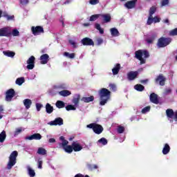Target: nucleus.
Segmentation results:
<instances>
[{"mask_svg":"<svg viewBox=\"0 0 177 177\" xmlns=\"http://www.w3.org/2000/svg\"><path fill=\"white\" fill-rule=\"evenodd\" d=\"M99 95L100 99V106H104L107 103L108 100L110 99L111 92H110L109 89L103 88L100 90Z\"/></svg>","mask_w":177,"mask_h":177,"instance_id":"nucleus-1","label":"nucleus"},{"mask_svg":"<svg viewBox=\"0 0 177 177\" xmlns=\"http://www.w3.org/2000/svg\"><path fill=\"white\" fill-rule=\"evenodd\" d=\"M135 57L140 60V64L146 63V59L149 57V52L145 50H138L135 53Z\"/></svg>","mask_w":177,"mask_h":177,"instance_id":"nucleus-2","label":"nucleus"},{"mask_svg":"<svg viewBox=\"0 0 177 177\" xmlns=\"http://www.w3.org/2000/svg\"><path fill=\"white\" fill-rule=\"evenodd\" d=\"M17 156H19L17 151H14L11 153L7 165V169H12L14 165H16V158H17Z\"/></svg>","mask_w":177,"mask_h":177,"instance_id":"nucleus-3","label":"nucleus"},{"mask_svg":"<svg viewBox=\"0 0 177 177\" xmlns=\"http://www.w3.org/2000/svg\"><path fill=\"white\" fill-rule=\"evenodd\" d=\"M87 128H90L93 129V132L95 133H97V135H100L103 132V127L102 125L96 124V123H91L90 124H88Z\"/></svg>","mask_w":177,"mask_h":177,"instance_id":"nucleus-4","label":"nucleus"},{"mask_svg":"<svg viewBox=\"0 0 177 177\" xmlns=\"http://www.w3.org/2000/svg\"><path fill=\"white\" fill-rule=\"evenodd\" d=\"M171 38L161 37L158 41V48H165V46L171 44Z\"/></svg>","mask_w":177,"mask_h":177,"instance_id":"nucleus-5","label":"nucleus"},{"mask_svg":"<svg viewBox=\"0 0 177 177\" xmlns=\"http://www.w3.org/2000/svg\"><path fill=\"white\" fill-rule=\"evenodd\" d=\"M12 34L10 27H5L0 29V37H9Z\"/></svg>","mask_w":177,"mask_h":177,"instance_id":"nucleus-6","label":"nucleus"},{"mask_svg":"<svg viewBox=\"0 0 177 177\" xmlns=\"http://www.w3.org/2000/svg\"><path fill=\"white\" fill-rule=\"evenodd\" d=\"M31 30L33 35H40V34H44V28L41 26H32Z\"/></svg>","mask_w":177,"mask_h":177,"instance_id":"nucleus-7","label":"nucleus"},{"mask_svg":"<svg viewBox=\"0 0 177 177\" xmlns=\"http://www.w3.org/2000/svg\"><path fill=\"white\" fill-rule=\"evenodd\" d=\"M48 125L51 127L59 125L60 127L63 125V119L62 118H57L53 121L48 122Z\"/></svg>","mask_w":177,"mask_h":177,"instance_id":"nucleus-8","label":"nucleus"},{"mask_svg":"<svg viewBox=\"0 0 177 177\" xmlns=\"http://www.w3.org/2000/svg\"><path fill=\"white\" fill-rule=\"evenodd\" d=\"M34 62H35V57L34 56H31L28 60H27V66L26 68L28 70H32L35 67Z\"/></svg>","mask_w":177,"mask_h":177,"instance_id":"nucleus-9","label":"nucleus"},{"mask_svg":"<svg viewBox=\"0 0 177 177\" xmlns=\"http://www.w3.org/2000/svg\"><path fill=\"white\" fill-rule=\"evenodd\" d=\"M15 97V90L13 88H10L6 92V102H11L12 99Z\"/></svg>","mask_w":177,"mask_h":177,"instance_id":"nucleus-10","label":"nucleus"},{"mask_svg":"<svg viewBox=\"0 0 177 177\" xmlns=\"http://www.w3.org/2000/svg\"><path fill=\"white\" fill-rule=\"evenodd\" d=\"M42 136L39 133H35L30 136L26 137V140H41Z\"/></svg>","mask_w":177,"mask_h":177,"instance_id":"nucleus-11","label":"nucleus"},{"mask_svg":"<svg viewBox=\"0 0 177 177\" xmlns=\"http://www.w3.org/2000/svg\"><path fill=\"white\" fill-rule=\"evenodd\" d=\"M136 2H138V0H131V1H127L124 4V6L127 9H133V8H135V6L136 5Z\"/></svg>","mask_w":177,"mask_h":177,"instance_id":"nucleus-12","label":"nucleus"},{"mask_svg":"<svg viewBox=\"0 0 177 177\" xmlns=\"http://www.w3.org/2000/svg\"><path fill=\"white\" fill-rule=\"evenodd\" d=\"M82 44L84 46H93L94 43H93V40H92L91 39H89L88 37H85L82 40Z\"/></svg>","mask_w":177,"mask_h":177,"instance_id":"nucleus-13","label":"nucleus"},{"mask_svg":"<svg viewBox=\"0 0 177 177\" xmlns=\"http://www.w3.org/2000/svg\"><path fill=\"white\" fill-rule=\"evenodd\" d=\"M138 71H131L127 74V78L130 81H133L136 77H138Z\"/></svg>","mask_w":177,"mask_h":177,"instance_id":"nucleus-14","label":"nucleus"},{"mask_svg":"<svg viewBox=\"0 0 177 177\" xmlns=\"http://www.w3.org/2000/svg\"><path fill=\"white\" fill-rule=\"evenodd\" d=\"M149 99L152 103H154L155 104H158V96L156 93H151L150 95Z\"/></svg>","mask_w":177,"mask_h":177,"instance_id":"nucleus-15","label":"nucleus"},{"mask_svg":"<svg viewBox=\"0 0 177 177\" xmlns=\"http://www.w3.org/2000/svg\"><path fill=\"white\" fill-rule=\"evenodd\" d=\"M72 147L74 151H81L82 146L78 143V142H73L72 144Z\"/></svg>","mask_w":177,"mask_h":177,"instance_id":"nucleus-16","label":"nucleus"},{"mask_svg":"<svg viewBox=\"0 0 177 177\" xmlns=\"http://www.w3.org/2000/svg\"><path fill=\"white\" fill-rule=\"evenodd\" d=\"M41 64H46L49 62V55L48 54H44L40 57Z\"/></svg>","mask_w":177,"mask_h":177,"instance_id":"nucleus-17","label":"nucleus"},{"mask_svg":"<svg viewBox=\"0 0 177 177\" xmlns=\"http://www.w3.org/2000/svg\"><path fill=\"white\" fill-rule=\"evenodd\" d=\"M156 82H159L160 85L164 86L165 85V77L162 75H159V77L156 80Z\"/></svg>","mask_w":177,"mask_h":177,"instance_id":"nucleus-18","label":"nucleus"},{"mask_svg":"<svg viewBox=\"0 0 177 177\" xmlns=\"http://www.w3.org/2000/svg\"><path fill=\"white\" fill-rule=\"evenodd\" d=\"M100 17H102L104 19V21L105 23H109L110 20H111V17L110 16L109 14H100Z\"/></svg>","mask_w":177,"mask_h":177,"instance_id":"nucleus-19","label":"nucleus"},{"mask_svg":"<svg viewBox=\"0 0 177 177\" xmlns=\"http://www.w3.org/2000/svg\"><path fill=\"white\" fill-rule=\"evenodd\" d=\"M59 140L62 141V143H59L60 147L64 148L65 147L67 146V145H68V141H67V140H66L63 136H61L59 138Z\"/></svg>","mask_w":177,"mask_h":177,"instance_id":"nucleus-20","label":"nucleus"},{"mask_svg":"<svg viewBox=\"0 0 177 177\" xmlns=\"http://www.w3.org/2000/svg\"><path fill=\"white\" fill-rule=\"evenodd\" d=\"M121 68V65L120 64H117L115 67L112 69V73L113 75H117L118 73H120V70Z\"/></svg>","mask_w":177,"mask_h":177,"instance_id":"nucleus-21","label":"nucleus"},{"mask_svg":"<svg viewBox=\"0 0 177 177\" xmlns=\"http://www.w3.org/2000/svg\"><path fill=\"white\" fill-rule=\"evenodd\" d=\"M80 99H81V96L80 95V94L75 95L73 99V103L74 106H78V103H80Z\"/></svg>","mask_w":177,"mask_h":177,"instance_id":"nucleus-22","label":"nucleus"},{"mask_svg":"<svg viewBox=\"0 0 177 177\" xmlns=\"http://www.w3.org/2000/svg\"><path fill=\"white\" fill-rule=\"evenodd\" d=\"M24 104L26 109H27V110H28V109H30L31 107V104H32V102L30 99H25L24 100Z\"/></svg>","mask_w":177,"mask_h":177,"instance_id":"nucleus-23","label":"nucleus"},{"mask_svg":"<svg viewBox=\"0 0 177 177\" xmlns=\"http://www.w3.org/2000/svg\"><path fill=\"white\" fill-rule=\"evenodd\" d=\"M59 95H60V96H63L64 97H66L70 96V95H71V91H70L68 90H63V91L59 92Z\"/></svg>","mask_w":177,"mask_h":177,"instance_id":"nucleus-24","label":"nucleus"},{"mask_svg":"<svg viewBox=\"0 0 177 177\" xmlns=\"http://www.w3.org/2000/svg\"><path fill=\"white\" fill-rule=\"evenodd\" d=\"M95 100V97L93 96H90V97H83L82 98V101L84 102V103H89L91 102H93Z\"/></svg>","mask_w":177,"mask_h":177,"instance_id":"nucleus-25","label":"nucleus"},{"mask_svg":"<svg viewBox=\"0 0 177 177\" xmlns=\"http://www.w3.org/2000/svg\"><path fill=\"white\" fill-rule=\"evenodd\" d=\"M111 34L112 37H118L120 35V32L115 28H113L110 29Z\"/></svg>","mask_w":177,"mask_h":177,"instance_id":"nucleus-26","label":"nucleus"},{"mask_svg":"<svg viewBox=\"0 0 177 177\" xmlns=\"http://www.w3.org/2000/svg\"><path fill=\"white\" fill-rule=\"evenodd\" d=\"M46 111L48 114H52L53 113V106H50V104L47 103L46 104Z\"/></svg>","mask_w":177,"mask_h":177,"instance_id":"nucleus-27","label":"nucleus"},{"mask_svg":"<svg viewBox=\"0 0 177 177\" xmlns=\"http://www.w3.org/2000/svg\"><path fill=\"white\" fill-rule=\"evenodd\" d=\"M166 114L168 118H172L174 115H175V113L174 112V110L170 109L166 111Z\"/></svg>","mask_w":177,"mask_h":177,"instance_id":"nucleus-28","label":"nucleus"},{"mask_svg":"<svg viewBox=\"0 0 177 177\" xmlns=\"http://www.w3.org/2000/svg\"><path fill=\"white\" fill-rule=\"evenodd\" d=\"M27 169H28V174L30 177H34L35 176V171H34V169H32V168H31V167L28 166L27 167Z\"/></svg>","mask_w":177,"mask_h":177,"instance_id":"nucleus-29","label":"nucleus"},{"mask_svg":"<svg viewBox=\"0 0 177 177\" xmlns=\"http://www.w3.org/2000/svg\"><path fill=\"white\" fill-rule=\"evenodd\" d=\"M5 139H6V131H3L0 133V143H3V142H5Z\"/></svg>","mask_w":177,"mask_h":177,"instance_id":"nucleus-30","label":"nucleus"},{"mask_svg":"<svg viewBox=\"0 0 177 177\" xmlns=\"http://www.w3.org/2000/svg\"><path fill=\"white\" fill-rule=\"evenodd\" d=\"M169 150H171V147H169L168 144H165L162 149L163 154H168L169 153Z\"/></svg>","mask_w":177,"mask_h":177,"instance_id":"nucleus-31","label":"nucleus"},{"mask_svg":"<svg viewBox=\"0 0 177 177\" xmlns=\"http://www.w3.org/2000/svg\"><path fill=\"white\" fill-rule=\"evenodd\" d=\"M63 149L64 151H66V153H73V146L71 145H66V147H64Z\"/></svg>","mask_w":177,"mask_h":177,"instance_id":"nucleus-32","label":"nucleus"},{"mask_svg":"<svg viewBox=\"0 0 177 177\" xmlns=\"http://www.w3.org/2000/svg\"><path fill=\"white\" fill-rule=\"evenodd\" d=\"M3 53L5 56H8V57H14L15 55L14 52L9 50L3 51Z\"/></svg>","mask_w":177,"mask_h":177,"instance_id":"nucleus-33","label":"nucleus"},{"mask_svg":"<svg viewBox=\"0 0 177 177\" xmlns=\"http://www.w3.org/2000/svg\"><path fill=\"white\" fill-rule=\"evenodd\" d=\"M134 88L136 91H138L139 92H142V91H145V86L142 84H136L134 86Z\"/></svg>","mask_w":177,"mask_h":177,"instance_id":"nucleus-34","label":"nucleus"},{"mask_svg":"<svg viewBox=\"0 0 177 177\" xmlns=\"http://www.w3.org/2000/svg\"><path fill=\"white\" fill-rule=\"evenodd\" d=\"M37 154H40L41 156H45L46 154V149L39 147L37 149Z\"/></svg>","mask_w":177,"mask_h":177,"instance_id":"nucleus-35","label":"nucleus"},{"mask_svg":"<svg viewBox=\"0 0 177 177\" xmlns=\"http://www.w3.org/2000/svg\"><path fill=\"white\" fill-rule=\"evenodd\" d=\"M64 56H65V57H68V59H74V57H75V53H69L67 52L64 53Z\"/></svg>","mask_w":177,"mask_h":177,"instance_id":"nucleus-36","label":"nucleus"},{"mask_svg":"<svg viewBox=\"0 0 177 177\" xmlns=\"http://www.w3.org/2000/svg\"><path fill=\"white\" fill-rule=\"evenodd\" d=\"M56 107L57 109H63L64 107V102L62 101H57L55 104Z\"/></svg>","mask_w":177,"mask_h":177,"instance_id":"nucleus-37","label":"nucleus"},{"mask_svg":"<svg viewBox=\"0 0 177 177\" xmlns=\"http://www.w3.org/2000/svg\"><path fill=\"white\" fill-rule=\"evenodd\" d=\"M95 28H96V30H98L100 33L104 34V30H103V28H102V27H100V25L99 24H95Z\"/></svg>","mask_w":177,"mask_h":177,"instance_id":"nucleus-38","label":"nucleus"},{"mask_svg":"<svg viewBox=\"0 0 177 177\" xmlns=\"http://www.w3.org/2000/svg\"><path fill=\"white\" fill-rule=\"evenodd\" d=\"M99 17H100V14L98 15H93L91 17H90V21H96V20H97V19H99Z\"/></svg>","mask_w":177,"mask_h":177,"instance_id":"nucleus-39","label":"nucleus"},{"mask_svg":"<svg viewBox=\"0 0 177 177\" xmlns=\"http://www.w3.org/2000/svg\"><path fill=\"white\" fill-rule=\"evenodd\" d=\"M17 85H23L24 84V77H19L16 80Z\"/></svg>","mask_w":177,"mask_h":177,"instance_id":"nucleus-40","label":"nucleus"},{"mask_svg":"<svg viewBox=\"0 0 177 177\" xmlns=\"http://www.w3.org/2000/svg\"><path fill=\"white\" fill-rule=\"evenodd\" d=\"M22 131H24V129H22V127H19L15 129L14 136H17V135H19V133H21Z\"/></svg>","mask_w":177,"mask_h":177,"instance_id":"nucleus-41","label":"nucleus"},{"mask_svg":"<svg viewBox=\"0 0 177 177\" xmlns=\"http://www.w3.org/2000/svg\"><path fill=\"white\" fill-rule=\"evenodd\" d=\"M156 10H157V8H156L155 6H152L149 9V16H153V15H154V13H156Z\"/></svg>","mask_w":177,"mask_h":177,"instance_id":"nucleus-42","label":"nucleus"},{"mask_svg":"<svg viewBox=\"0 0 177 177\" xmlns=\"http://www.w3.org/2000/svg\"><path fill=\"white\" fill-rule=\"evenodd\" d=\"M66 110H67V111H70V110L75 111V110H76L75 105L69 104L66 106Z\"/></svg>","mask_w":177,"mask_h":177,"instance_id":"nucleus-43","label":"nucleus"},{"mask_svg":"<svg viewBox=\"0 0 177 177\" xmlns=\"http://www.w3.org/2000/svg\"><path fill=\"white\" fill-rule=\"evenodd\" d=\"M98 143H101L102 145H103V146H106V145L107 144V140L104 138H102L98 140Z\"/></svg>","mask_w":177,"mask_h":177,"instance_id":"nucleus-44","label":"nucleus"},{"mask_svg":"<svg viewBox=\"0 0 177 177\" xmlns=\"http://www.w3.org/2000/svg\"><path fill=\"white\" fill-rule=\"evenodd\" d=\"M12 35L13 37H19L20 35V32L17 29H14L12 32Z\"/></svg>","mask_w":177,"mask_h":177,"instance_id":"nucleus-45","label":"nucleus"},{"mask_svg":"<svg viewBox=\"0 0 177 177\" xmlns=\"http://www.w3.org/2000/svg\"><path fill=\"white\" fill-rule=\"evenodd\" d=\"M169 35H171L172 37H175V35H177V28L173 29L169 32Z\"/></svg>","mask_w":177,"mask_h":177,"instance_id":"nucleus-46","label":"nucleus"},{"mask_svg":"<svg viewBox=\"0 0 177 177\" xmlns=\"http://www.w3.org/2000/svg\"><path fill=\"white\" fill-rule=\"evenodd\" d=\"M152 23H154V21L153 19V16L149 15L148 17L147 24H148V26H150V24H152Z\"/></svg>","mask_w":177,"mask_h":177,"instance_id":"nucleus-47","label":"nucleus"},{"mask_svg":"<svg viewBox=\"0 0 177 177\" xmlns=\"http://www.w3.org/2000/svg\"><path fill=\"white\" fill-rule=\"evenodd\" d=\"M124 131H125V128L124 127L119 126L118 127V133H122L124 132Z\"/></svg>","mask_w":177,"mask_h":177,"instance_id":"nucleus-48","label":"nucleus"},{"mask_svg":"<svg viewBox=\"0 0 177 177\" xmlns=\"http://www.w3.org/2000/svg\"><path fill=\"white\" fill-rule=\"evenodd\" d=\"M42 159L41 158H39L37 160V163H38V168L39 169H42Z\"/></svg>","mask_w":177,"mask_h":177,"instance_id":"nucleus-49","label":"nucleus"},{"mask_svg":"<svg viewBox=\"0 0 177 177\" xmlns=\"http://www.w3.org/2000/svg\"><path fill=\"white\" fill-rule=\"evenodd\" d=\"M148 111H150V106H146L142 110V114H146V113H148Z\"/></svg>","mask_w":177,"mask_h":177,"instance_id":"nucleus-50","label":"nucleus"},{"mask_svg":"<svg viewBox=\"0 0 177 177\" xmlns=\"http://www.w3.org/2000/svg\"><path fill=\"white\" fill-rule=\"evenodd\" d=\"M54 89H66L65 85L54 86Z\"/></svg>","mask_w":177,"mask_h":177,"instance_id":"nucleus-51","label":"nucleus"},{"mask_svg":"<svg viewBox=\"0 0 177 177\" xmlns=\"http://www.w3.org/2000/svg\"><path fill=\"white\" fill-rule=\"evenodd\" d=\"M169 3V0H162L161 2V6H167Z\"/></svg>","mask_w":177,"mask_h":177,"instance_id":"nucleus-52","label":"nucleus"},{"mask_svg":"<svg viewBox=\"0 0 177 177\" xmlns=\"http://www.w3.org/2000/svg\"><path fill=\"white\" fill-rule=\"evenodd\" d=\"M109 87H110L111 89L113 90L114 92H115V91H117V86H115V84H109Z\"/></svg>","mask_w":177,"mask_h":177,"instance_id":"nucleus-53","label":"nucleus"},{"mask_svg":"<svg viewBox=\"0 0 177 177\" xmlns=\"http://www.w3.org/2000/svg\"><path fill=\"white\" fill-rule=\"evenodd\" d=\"M89 3H91V5H97L99 0H90Z\"/></svg>","mask_w":177,"mask_h":177,"instance_id":"nucleus-54","label":"nucleus"},{"mask_svg":"<svg viewBox=\"0 0 177 177\" xmlns=\"http://www.w3.org/2000/svg\"><path fill=\"white\" fill-rule=\"evenodd\" d=\"M89 169H97V165H88Z\"/></svg>","mask_w":177,"mask_h":177,"instance_id":"nucleus-55","label":"nucleus"},{"mask_svg":"<svg viewBox=\"0 0 177 177\" xmlns=\"http://www.w3.org/2000/svg\"><path fill=\"white\" fill-rule=\"evenodd\" d=\"M69 43L73 46V48H77V43H75L74 40H69Z\"/></svg>","mask_w":177,"mask_h":177,"instance_id":"nucleus-56","label":"nucleus"},{"mask_svg":"<svg viewBox=\"0 0 177 177\" xmlns=\"http://www.w3.org/2000/svg\"><path fill=\"white\" fill-rule=\"evenodd\" d=\"M41 107H42V104H41L39 103L36 104V109H37V111H40Z\"/></svg>","mask_w":177,"mask_h":177,"instance_id":"nucleus-57","label":"nucleus"},{"mask_svg":"<svg viewBox=\"0 0 177 177\" xmlns=\"http://www.w3.org/2000/svg\"><path fill=\"white\" fill-rule=\"evenodd\" d=\"M153 23H160V19L158 17H155L153 18Z\"/></svg>","mask_w":177,"mask_h":177,"instance_id":"nucleus-58","label":"nucleus"},{"mask_svg":"<svg viewBox=\"0 0 177 177\" xmlns=\"http://www.w3.org/2000/svg\"><path fill=\"white\" fill-rule=\"evenodd\" d=\"M20 3L21 5H27V3H28V0H20Z\"/></svg>","mask_w":177,"mask_h":177,"instance_id":"nucleus-59","label":"nucleus"},{"mask_svg":"<svg viewBox=\"0 0 177 177\" xmlns=\"http://www.w3.org/2000/svg\"><path fill=\"white\" fill-rule=\"evenodd\" d=\"M6 17H7V20H13L15 18V16H9V15H4Z\"/></svg>","mask_w":177,"mask_h":177,"instance_id":"nucleus-60","label":"nucleus"},{"mask_svg":"<svg viewBox=\"0 0 177 177\" xmlns=\"http://www.w3.org/2000/svg\"><path fill=\"white\" fill-rule=\"evenodd\" d=\"M97 45H100V44H103V39H100V38H98L97 39Z\"/></svg>","mask_w":177,"mask_h":177,"instance_id":"nucleus-61","label":"nucleus"},{"mask_svg":"<svg viewBox=\"0 0 177 177\" xmlns=\"http://www.w3.org/2000/svg\"><path fill=\"white\" fill-rule=\"evenodd\" d=\"M153 41H154V39H147V44H153Z\"/></svg>","mask_w":177,"mask_h":177,"instance_id":"nucleus-62","label":"nucleus"},{"mask_svg":"<svg viewBox=\"0 0 177 177\" xmlns=\"http://www.w3.org/2000/svg\"><path fill=\"white\" fill-rule=\"evenodd\" d=\"M49 143H55L56 142V140L55 138H50L48 140Z\"/></svg>","mask_w":177,"mask_h":177,"instance_id":"nucleus-63","label":"nucleus"},{"mask_svg":"<svg viewBox=\"0 0 177 177\" xmlns=\"http://www.w3.org/2000/svg\"><path fill=\"white\" fill-rule=\"evenodd\" d=\"M174 120L177 121V110L174 112Z\"/></svg>","mask_w":177,"mask_h":177,"instance_id":"nucleus-64","label":"nucleus"}]
</instances>
